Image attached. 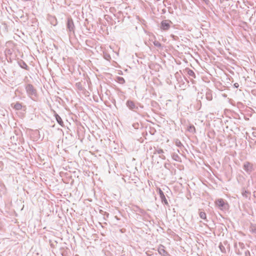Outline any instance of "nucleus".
<instances>
[{
	"label": "nucleus",
	"mask_w": 256,
	"mask_h": 256,
	"mask_svg": "<svg viewBox=\"0 0 256 256\" xmlns=\"http://www.w3.org/2000/svg\"><path fill=\"white\" fill-rule=\"evenodd\" d=\"M216 205L221 210H226L228 209V204L222 198H219L216 200Z\"/></svg>",
	"instance_id": "nucleus-1"
},
{
	"label": "nucleus",
	"mask_w": 256,
	"mask_h": 256,
	"mask_svg": "<svg viewBox=\"0 0 256 256\" xmlns=\"http://www.w3.org/2000/svg\"><path fill=\"white\" fill-rule=\"evenodd\" d=\"M26 91L28 94L32 98V96H36V90L34 88V86L31 84H28L26 87Z\"/></svg>",
	"instance_id": "nucleus-2"
},
{
	"label": "nucleus",
	"mask_w": 256,
	"mask_h": 256,
	"mask_svg": "<svg viewBox=\"0 0 256 256\" xmlns=\"http://www.w3.org/2000/svg\"><path fill=\"white\" fill-rule=\"evenodd\" d=\"M243 168L248 174H250L254 170L253 164L248 162H244Z\"/></svg>",
	"instance_id": "nucleus-3"
},
{
	"label": "nucleus",
	"mask_w": 256,
	"mask_h": 256,
	"mask_svg": "<svg viewBox=\"0 0 256 256\" xmlns=\"http://www.w3.org/2000/svg\"><path fill=\"white\" fill-rule=\"evenodd\" d=\"M66 26L67 29L69 31V32H72L73 33H74L75 26L74 24V22L71 18H68L66 24Z\"/></svg>",
	"instance_id": "nucleus-4"
},
{
	"label": "nucleus",
	"mask_w": 256,
	"mask_h": 256,
	"mask_svg": "<svg viewBox=\"0 0 256 256\" xmlns=\"http://www.w3.org/2000/svg\"><path fill=\"white\" fill-rule=\"evenodd\" d=\"M172 24L170 20H164L162 22L160 28L164 30H167L170 28V24Z\"/></svg>",
	"instance_id": "nucleus-5"
},
{
	"label": "nucleus",
	"mask_w": 256,
	"mask_h": 256,
	"mask_svg": "<svg viewBox=\"0 0 256 256\" xmlns=\"http://www.w3.org/2000/svg\"><path fill=\"white\" fill-rule=\"evenodd\" d=\"M158 194L160 195L162 202L166 204H168V200L166 198L164 193L160 188H159L158 190Z\"/></svg>",
	"instance_id": "nucleus-6"
},
{
	"label": "nucleus",
	"mask_w": 256,
	"mask_h": 256,
	"mask_svg": "<svg viewBox=\"0 0 256 256\" xmlns=\"http://www.w3.org/2000/svg\"><path fill=\"white\" fill-rule=\"evenodd\" d=\"M126 106L131 110H134L136 108H138L136 106L134 102L132 100H128L126 102Z\"/></svg>",
	"instance_id": "nucleus-7"
},
{
	"label": "nucleus",
	"mask_w": 256,
	"mask_h": 256,
	"mask_svg": "<svg viewBox=\"0 0 256 256\" xmlns=\"http://www.w3.org/2000/svg\"><path fill=\"white\" fill-rule=\"evenodd\" d=\"M158 251L160 254L162 256H166L168 254V252L165 250L164 246H162L158 248Z\"/></svg>",
	"instance_id": "nucleus-8"
},
{
	"label": "nucleus",
	"mask_w": 256,
	"mask_h": 256,
	"mask_svg": "<svg viewBox=\"0 0 256 256\" xmlns=\"http://www.w3.org/2000/svg\"><path fill=\"white\" fill-rule=\"evenodd\" d=\"M54 116L56 118V119L58 123L60 125L62 126H64V122H63L62 118H60V116L58 114H56V113L54 114Z\"/></svg>",
	"instance_id": "nucleus-9"
},
{
	"label": "nucleus",
	"mask_w": 256,
	"mask_h": 256,
	"mask_svg": "<svg viewBox=\"0 0 256 256\" xmlns=\"http://www.w3.org/2000/svg\"><path fill=\"white\" fill-rule=\"evenodd\" d=\"M19 66L22 68L25 69L26 70H28V66L22 60H20L18 62Z\"/></svg>",
	"instance_id": "nucleus-10"
},
{
	"label": "nucleus",
	"mask_w": 256,
	"mask_h": 256,
	"mask_svg": "<svg viewBox=\"0 0 256 256\" xmlns=\"http://www.w3.org/2000/svg\"><path fill=\"white\" fill-rule=\"evenodd\" d=\"M186 70L187 72V74L189 76L192 77V78H196V74L190 68H186Z\"/></svg>",
	"instance_id": "nucleus-11"
},
{
	"label": "nucleus",
	"mask_w": 256,
	"mask_h": 256,
	"mask_svg": "<svg viewBox=\"0 0 256 256\" xmlns=\"http://www.w3.org/2000/svg\"><path fill=\"white\" fill-rule=\"evenodd\" d=\"M172 158L175 161L178 162H181V158L178 155V154H176V153L172 154Z\"/></svg>",
	"instance_id": "nucleus-12"
},
{
	"label": "nucleus",
	"mask_w": 256,
	"mask_h": 256,
	"mask_svg": "<svg viewBox=\"0 0 256 256\" xmlns=\"http://www.w3.org/2000/svg\"><path fill=\"white\" fill-rule=\"evenodd\" d=\"M22 106L21 104L16 102L14 106V108L16 110H20L22 108Z\"/></svg>",
	"instance_id": "nucleus-13"
},
{
	"label": "nucleus",
	"mask_w": 256,
	"mask_h": 256,
	"mask_svg": "<svg viewBox=\"0 0 256 256\" xmlns=\"http://www.w3.org/2000/svg\"><path fill=\"white\" fill-rule=\"evenodd\" d=\"M116 81L120 84H124L125 82L124 79L120 76H118Z\"/></svg>",
	"instance_id": "nucleus-14"
},
{
	"label": "nucleus",
	"mask_w": 256,
	"mask_h": 256,
	"mask_svg": "<svg viewBox=\"0 0 256 256\" xmlns=\"http://www.w3.org/2000/svg\"><path fill=\"white\" fill-rule=\"evenodd\" d=\"M175 144L178 147L180 148H182V146H183L182 144L180 141L178 139H176L175 140Z\"/></svg>",
	"instance_id": "nucleus-15"
},
{
	"label": "nucleus",
	"mask_w": 256,
	"mask_h": 256,
	"mask_svg": "<svg viewBox=\"0 0 256 256\" xmlns=\"http://www.w3.org/2000/svg\"><path fill=\"white\" fill-rule=\"evenodd\" d=\"M200 217L204 220H206V214L204 212H200L199 214Z\"/></svg>",
	"instance_id": "nucleus-16"
},
{
	"label": "nucleus",
	"mask_w": 256,
	"mask_h": 256,
	"mask_svg": "<svg viewBox=\"0 0 256 256\" xmlns=\"http://www.w3.org/2000/svg\"><path fill=\"white\" fill-rule=\"evenodd\" d=\"M188 130L190 132H195V128L194 126L192 125H191V126H190L188 128Z\"/></svg>",
	"instance_id": "nucleus-17"
},
{
	"label": "nucleus",
	"mask_w": 256,
	"mask_h": 256,
	"mask_svg": "<svg viewBox=\"0 0 256 256\" xmlns=\"http://www.w3.org/2000/svg\"><path fill=\"white\" fill-rule=\"evenodd\" d=\"M153 44H154V46L157 48H160L162 47L161 44L158 41L155 40L153 42Z\"/></svg>",
	"instance_id": "nucleus-18"
},
{
	"label": "nucleus",
	"mask_w": 256,
	"mask_h": 256,
	"mask_svg": "<svg viewBox=\"0 0 256 256\" xmlns=\"http://www.w3.org/2000/svg\"><path fill=\"white\" fill-rule=\"evenodd\" d=\"M162 153H164V150L161 148L156 149L154 152V154H162Z\"/></svg>",
	"instance_id": "nucleus-19"
},
{
	"label": "nucleus",
	"mask_w": 256,
	"mask_h": 256,
	"mask_svg": "<svg viewBox=\"0 0 256 256\" xmlns=\"http://www.w3.org/2000/svg\"><path fill=\"white\" fill-rule=\"evenodd\" d=\"M249 192L246 190H243L242 192V195L245 198H248L249 196Z\"/></svg>",
	"instance_id": "nucleus-20"
},
{
	"label": "nucleus",
	"mask_w": 256,
	"mask_h": 256,
	"mask_svg": "<svg viewBox=\"0 0 256 256\" xmlns=\"http://www.w3.org/2000/svg\"><path fill=\"white\" fill-rule=\"evenodd\" d=\"M219 248L221 252H226V249L224 246L222 244H220L219 245Z\"/></svg>",
	"instance_id": "nucleus-21"
},
{
	"label": "nucleus",
	"mask_w": 256,
	"mask_h": 256,
	"mask_svg": "<svg viewBox=\"0 0 256 256\" xmlns=\"http://www.w3.org/2000/svg\"><path fill=\"white\" fill-rule=\"evenodd\" d=\"M251 231L256 234V226H252L251 227Z\"/></svg>",
	"instance_id": "nucleus-22"
},
{
	"label": "nucleus",
	"mask_w": 256,
	"mask_h": 256,
	"mask_svg": "<svg viewBox=\"0 0 256 256\" xmlns=\"http://www.w3.org/2000/svg\"><path fill=\"white\" fill-rule=\"evenodd\" d=\"M245 256H250V252L248 250H246L244 252Z\"/></svg>",
	"instance_id": "nucleus-23"
},
{
	"label": "nucleus",
	"mask_w": 256,
	"mask_h": 256,
	"mask_svg": "<svg viewBox=\"0 0 256 256\" xmlns=\"http://www.w3.org/2000/svg\"><path fill=\"white\" fill-rule=\"evenodd\" d=\"M239 244V246L242 248H244V244L243 242H239L238 244Z\"/></svg>",
	"instance_id": "nucleus-24"
},
{
	"label": "nucleus",
	"mask_w": 256,
	"mask_h": 256,
	"mask_svg": "<svg viewBox=\"0 0 256 256\" xmlns=\"http://www.w3.org/2000/svg\"><path fill=\"white\" fill-rule=\"evenodd\" d=\"M234 86V87L236 88H238L239 86V84L238 83H235Z\"/></svg>",
	"instance_id": "nucleus-25"
},
{
	"label": "nucleus",
	"mask_w": 256,
	"mask_h": 256,
	"mask_svg": "<svg viewBox=\"0 0 256 256\" xmlns=\"http://www.w3.org/2000/svg\"><path fill=\"white\" fill-rule=\"evenodd\" d=\"M160 158H162V159H164L165 158V157L164 156H160Z\"/></svg>",
	"instance_id": "nucleus-26"
},
{
	"label": "nucleus",
	"mask_w": 256,
	"mask_h": 256,
	"mask_svg": "<svg viewBox=\"0 0 256 256\" xmlns=\"http://www.w3.org/2000/svg\"><path fill=\"white\" fill-rule=\"evenodd\" d=\"M177 152H180L178 150H177Z\"/></svg>",
	"instance_id": "nucleus-27"
}]
</instances>
